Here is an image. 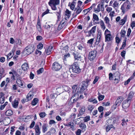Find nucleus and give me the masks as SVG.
Instances as JSON below:
<instances>
[{
    "label": "nucleus",
    "mask_w": 135,
    "mask_h": 135,
    "mask_svg": "<svg viewBox=\"0 0 135 135\" xmlns=\"http://www.w3.org/2000/svg\"><path fill=\"white\" fill-rule=\"evenodd\" d=\"M59 3L60 0H50L49 4L52 10H56L57 9L56 6L59 4Z\"/></svg>",
    "instance_id": "1"
},
{
    "label": "nucleus",
    "mask_w": 135,
    "mask_h": 135,
    "mask_svg": "<svg viewBox=\"0 0 135 135\" xmlns=\"http://www.w3.org/2000/svg\"><path fill=\"white\" fill-rule=\"evenodd\" d=\"M110 31L107 29L105 31L104 35L105 36V41L106 42L111 41L113 39L112 35H111Z\"/></svg>",
    "instance_id": "2"
},
{
    "label": "nucleus",
    "mask_w": 135,
    "mask_h": 135,
    "mask_svg": "<svg viewBox=\"0 0 135 135\" xmlns=\"http://www.w3.org/2000/svg\"><path fill=\"white\" fill-rule=\"evenodd\" d=\"M123 100L122 97L121 96L119 97L117 99L115 104L112 106V108L113 110L115 109L118 106L120 105Z\"/></svg>",
    "instance_id": "3"
},
{
    "label": "nucleus",
    "mask_w": 135,
    "mask_h": 135,
    "mask_svg": "<svg viewBox=\"0 0 135 135\" xmlns=\"http://www.w3.org/2000/svg\"><path fill=\"white\" fill-rule=\"evenodd\" d=\"M114 83L117 84L118 83L120 80V74L118 71H116L114 73Z\"/></svg>",
    "instance_id": "4"
},
{
    "label": "nucleus",
    "mask_w": 135,
    "mask_h": 135,
    "mask_svg": "<svg viewBox=\"0 0 135 135\" xmlns=\"http://www.w3.org/2000/svg\"><path fill=\"white\" fill-rule=\"evenodd\" d=\"M61 68V65L57 62H54L52 65V69L55 71L59 70Z\"/></svg>",
    "instance_id": "5"
},
{
    "label": "nucleus",
    "mask_w": 135,
    "mask_h": 135,
    "mask_svg": "<svg viewBox=\"0 0 135 135\" xmlns=\"http://www.w3.org/2000/svg\"><path fill=\"white\" fill-rule=\"evenodd\" d=\"M97 51H90L89 53L88 58L90 61H92L95 57Z\"/></svg>",
    "instance_id": "6"
},
{
    "label": "nucleus",
    "mask_w": 135,
    "mask_h": 135,
    "mask_svg": "<svg viewBox=\"0 0 135 135\" xmlns=\"http://www.w3.org/2000/svg\"><path fill=\"white\" fill-rule=\"evenodd\" d=\"M96 26H95L93 27L91 29L87 32L88 34L87 36L90 37L91 36V34L93 35L95 33L96 31Z\"/></svg>",
    "instance_id": "7"
},
{
    "label": "nucleus",
    "mask_w": 135,
    "mask_h": 135,
    "mask_svg": "<svg viewBox=\"0 0 135 135\" xmlns=\"http://www.w3.org/2000/svg\"><path fill=\"white\" fill-rule=\"evenodd\" d=\"M130 103V102L126 100H124L122 104L123 108L124 109H126L128 108L129 106Z\"/></svg>",
    "instance_id": "8"
},
{
    "label": "nucleus",
    "mask_w": 135,
    "mask_h": 135,
    "mask_svg": "<svg viewBox=\"0 0 135 135\" xmlns=\"http://www.w3.org/2000/svg\"><path fill=\"white\" fill-rule=\"evenodd\" d=\"M79 114L78 115V117H79L80 115H82L84 114L85 111V107H83L80 108L79 110Z\"/></svg>",
    "instance_id": "9"
},
{
    "label": "nucleus",
    "mask_w": 135,
    "mask_h": 135,
    "mask_svg": "<svg viewBox=\"0 0 135 135\" xmlns=\"http://www.w3.org/2000/svg\"><path fill=\"white\" fill-rule=\"evenodd\" d=\"M133 95V93L132 91L130 92L128 95V98L126 100L131 102Z\"/></svg>",
    "instance_id": "10"
},
{
    "label": "nucleus",
    "mask_w": 135,
    "mask_h": 135,
    "mask_svg": "<svg viewBox=\"0 0 135 135\" xmlns=\"http://www.w3.org/2000/svg\"><path fill=\"white\" fill-rule=\"evenodd\" d=\"M112 128H115V127L112 124H110V125H108L107 124L105 128L106 132H108Z\"/></svg>",
    "instance_id": "11"
},
{
    "label": "nucleus",
    "mask_w": 135,
    "mask_h": 135,
    "mask_svg": "<svg viewBox=\"0 0 135 135\" xmlns=\"http://www.w3.org/2000/svg\"><path fill=\"white\" fill-rule=\"evenodd\" d=\"M127 2H124L122 5L121 8V9L122 10V12L124 13L126 11V8L127 6Z\"/></svg>",
    "instance_id": "12"
},
{
    "label": "nucleus",
    "mask_w": 135,
    "mask_h": 135,
    "mask_svg": "<svg viewBox=\"0 0 135 135\" xmlns=\"http://www.w3.org/2000/svg\"><path fill=\"white\" fill-rule=\"evenodd\" d=\"M37 27L38 31L40 32L42 31V28L41 26V24L40 20H38L37 24Z\"/></svg>",
    "instance_id": "13"
},
{
    "label": "nucleus",
    "mask_w": 135,
    "mask_h": 135,
    "mask_svg": "<svg viewBox=\"0 0 135 135\" xmlns=\"http://www.w3.org/2000/svg\"><path fill=\"white\" fill-rule=\"evenodd\" d=\"M71 15V12L68 9H66L65 12V15L66 19L69 18Z\"/></svg>",
    "instance_id": "14"
},
{
    "label": "nucleus",
    "mask_w": 135,
    "mask_h": 135,
    "mask_svg": "<svg viewBox=\"0 0 135 135\" xmlns=\"http://www.w3.org/2000/svg\"><path fill=\"white\" fill-rule=\"evenodd\" d=\"M127 18V16H125L120 21V25H124L126 21Z\"/></svg>",
    "instance_id": "15"
},
{
    "label": "nucleus",
    "mask_w": 135,
    "mask_h": 135,
    "mask_svg": "<svg viewBox=\"0 0 135 135\" xmlns=\"http://www.w3.org/2000/svg\"><path fill=\"white\" fill-rule=\"evenodd\" d=\"M18 101L17 100L15 99L12 103L13 107L15 108H16L18 106Z\"/></svg>",
    "instance_id": "16"
},
{
    "label": "nucleus",
    "mask_w": 135,
    "mask_h": 135,
    "mask_svg": "<svg viewBox=\"0 0 135 135\" xmlns=\"http://www.w3.org/2000/svg\"><path fill=\"white\" fill-rule=\"evenodd\" d=\"M65 25V22H64L61 21L58 27V29L59 30H60L62 29L63 27Z\"/></svg>",
    "instance_id": "17"
},
{
    "label": "nucleus",
    "mask_w": 135,
    "mask_h": 135,
    "mask_svg": "<svg viewBox=\"0 0 135 135\" xmlns=\"http://www.w3.org/2000/svg\"><path fill=\"white\" fill-rule=\"evenodd\" d=\"M102 6L100 4H98V5L97 8L94 9V11L96 13L100 12L101 10V8H102Z\"/></svg>",
    "instance_id": "18"
},
{
    "label": "nucleus",
    "mask_w": 135,
    "mask_h": 135,
    "mask_svg": "<svg viewBox=\"0 0 135 135\" xmlns=\"http://www.w3.org/2000/svg\"><path fill=\"white\" fill-rule=\"evenodd\" d=\"M47 125L46 124L44 123L43 124L42 128V131L44 133H45L47 130Z\"/></svg>",
    "instance_id": "19"
},
{
    "label": "nucleus",
    "mask_w": 135,
    "mask_h": 135,
    "mask_svg": "<svg viewBox=\"0 0 135 135\" xmlns=\"http://www.w3.org/2000/svg\"><path fill=\"white\" fill-rule=\"evenodd\" d=\"M28 68V64L26 63H24L22 66V68L24 71L26 70Z\"/></svg>",
    "instance_id": "20"
},
{
    "label": "nucleus",
    "mask_w": 135,
    "mask_h": 135,
    "mask_svg": "<svg viewBox=\"0 0 135 135\" xmlns=\"http://www.w3.org/2000/svg\"><path fill=\"white\" fill-rule=\"evenodd\" d=\"M75 2L73 1V2L71 3H69V4L68 6L70 7V8L72 10H74L75 8Z\"/></svg>",
    "instance_id": "21"
},
{
    "label": "nucleus",
    "mask_w": 135,
    "mask_h": 135,
    "mask_svg": "<svg viewBox=\"0 0 135 135\" xmlns=\"http://www.w3.org/2000/svg\"><path fill=\"white\" fill-rule=\"evenodd\" d=\"M100 25L102 29L104 30L106 28L105 26V25L104 23L103 20H101L100 22Z\"/></svg>",
    "instance_id": "22"
},
{
    "label": "nucleus",
    "mask_w": 135,
    "mask_h": 135,
    "mask_svg": "<svg viewBox=\"0 0 135 135\" xmlns=\"http://www.w3.org/2000/svg\"><path fill=\"white\" fill-rule=\"evenodd\" d=\"M35 132L37 133V135H39L40 133V129L38 125L35 126Z\"/></svg>",
    "instance_id": "23"
},
{
    "label": "nucleus",
    "mask_w": 135,
    "mask_h": 135,
    "mask_svg": "<svg viewBox=\"0 0 135 135\" xmlns=\"http://www.w3.org/2000/svg\"><path fill=\"white\" fill-rule=\"evenodd\" d=\"M16 83L20 87H22L23 86V84L21 80L20 79H17Z\"/></svg>",
    "instance_id": "24"
},
{
    "label": "nucleus",
    "mask_w": 135,
    "mask_h": 135,
    "mask_svg": "<svg viewBox=\"0 0 135 135\" xmlns=\"http://www.w3.org/2000/svg\"><path fill=\"white\" fill-rule=\"evenodd\" d=\"M33 97V95L32 94H28L26 98L27 99L25 100V102H27L28 101H30L31 99Z\"/></svg>",
    "instance_id": "25"
},
{
    "label": "nucleus",
    "mask_w": 135,
    "mask_h": 135,
    "mask_svg": "<svg viewBox=\"0 0 135 135\" xmlns=\"http://www.w3.org/2000/svg\"><path fill=\"white\" fill-rule=\"evenodd\" d=\"M102 35V31L101 30H100L98 31V33L97 41L98 40V41H100Z\"/></svg>",
    "instance_id": "26"
},
{
    "label": "nucleus",
    "mask_w": 135,
    "mask_h": 135,
    "mask_svg": "<svg viewBox=\"0 0 135 135\" xmlns=\"http://www.w3.org/2000/svg\"><path fill=\"white\" fill-rule=\"evenodd\" d=\"M38 101V100L37 98H35L32 102L31 104L33 106L37 104Z\"/></svg>",
    "instance_id": "27"
},
{
    "label": "nucleus",
    "mask_w": 135,
    "mask_h": 135,
    "mask_svg": "<svg viewBox=\"0 0 135 135\" xmlns=\"http://www.w3.org/2000/svg\"><path fill=\"white\" fill-rule=\"evenodd\" d=\"M104 21L108 25V26H110L109 23L110 20L108 17L107 16H106L104 19Z\"/></svg>",
    "instance_id": "28"
},
{
    "label": "nucleus",
    "mask_w": 135,
    "mask_h": 135,
    "mask_svg": "<svg viewBox=\"0 0 135 135\" xmlns=\"http://www.w3.org/2000/svg\"><path fill=\"white\" fill-rule=\"evenodd\" d=\"M13 112L11 110H7L5 113V114L6 115L10 116L12 115Z\"/></svg>",
    "instance_id": "29"
},
{
    "label": "nucleus",
    "mask_w": 135,
    "mask_h": 135,
    "mask_svg": "<svg viewBox=\"0 0 135 135\" xmlns=\"http://www.w3.org/2000/svg\"><path fill=\"white\" fill-rule=\"evenodd\" d=\"M60 49L61 50L67 51L68 50V47L67 45H66L65 46L63 45L60 46Z\"/></svg>",
    "instance_id": "30"
},
{
    "label": "nucleus",
    "mask_w": 135,
    "mask_h": 135,
    "mask_svg": "<svg viewBox=\"0 0 135 135\" xmlns=\"http://www.w3.org/2000/svg\"><path fill=\"white\" fill-rule=\"evenodd\" d=\"M80 128L83 130H85L86 128V126L84 123H80L79 125Z\"/></svg>",
    "instance_id": "31"
},
{
    "label": "nucleus",
    "mask_w": 135,
    "mask_h": 135,
    "mask_svg": "<svg viewBox=\"0 0 135 135\" xmlns=\"http://www.w3.org/2000/svg\"><path fill=\"white\" fill-rule=\"evenodd\" d=\"M93 18L94 20H93V22H94L95 21H98L99 20V19L98 16L95 14H93Z\"/></svg>",
    "instance_id": "32"
},
{
    "label": "nucleus",
    "mask_w": 135,
    "mask_h": 135,
    "mask_svg": "<svg viewBox=\"0 0 135 135\" xmlns=\"http://www.w3.org/2000/svg\"><path fill=\"white\" fill-rule=\"evenodd\" d=\"M32 116L28 115L26 116V117H25L23 119L24 120V121L26 122H27L28 121L30 120V119H31Z\"/></svg>",
    "instance_id": "33"
},
{
    "label": "nucleus",
    "mask_w": 135,
    "mask_h": 135,
    "mask_svg": "<svg viewBox=\"0 0 135 135\" xmlns=\"http://www.w3.org/2000/svg\"><path fill=\"white\" fill-rule=\"evenodd\" d=\"M73 94V95L72 96L70 100L71 102L72 103H74L76 102V100H75V98H74V97H75L76 94Z\"/></svg>",
    "instance_id": "34"
},
{
    "label": "nucleus",
    "mask_w": 135,
    "mask_h": 135,
    "mask_svg": "<svg viewBox=\"0 0 135 135\" xmlns=\"http://www.w3.org/2000/svg\"><path fill=\"white\" fill-rule=\"evenodd\" d=\"M76 117V114H75L74 113H72L71 115V119L73 120L74 122L75 123V120H76V119H75Z\"/></svg>",
    "instance_id": "35"
},
{
    "label": "nucleus",
    "mask_w": 135,
    "mask_h": 135,
    "mask_svg": "<svg viewBox=\"0 0 135 135\" xmlns=\"http://www.w3.org/2000/svg\"><path fill=\"white\" fill-rule=\"evenodd\" d=\"M119 3L117 1H115L113 3V7L115 9H116V8H117L118 6Z\"/></svg>",
    "instance_id": "36"
},
{
    "label": "nucleus",
    "mask_w": 135,
    "mask_h": 135,
    "mask_svg": "<svg viewBox=\"0 0 135 135\" xmlns=\"http://www.w3.org/2000/svg\"><path fill=\"white\" fill-rule=\"evenodd\" d=\"M126 33V31L124 30H122L120 32V34L121 36L122 37H124L125 36Z\"/></svg>",
    "instance_id": "37"
},
{
    "label": "nucleus",
    "mask_w": 135,
    "mask_h": 135,
    "mask_svg": "<svg viewBox=\"0 0 135 135\" xmlns=\"http://www.w3.org/2000/svg\"><path fill=\"white\" fill-rule=\"evenodd\" d=\"M86 88L85 87V86H83V85H81L79 91L80 93H83Z\"/></svg>",
    "instance_id": "38"
},
{
    "label": "nucleus",
    "mask_w": 135,
    "mask_h": 135,
    "mask_svg": "<svg viewBox=\"0 0 135 135\" xmlns=\"http://www.w3.org/2000/svg\"><path fill=\"white\" fill-rule=\"evenodd\" d=\"M83 9L80 7H77L76 8V15L79 14L82 11Z\"/></svg>",
    "instance_id": "39"
},
{
    "label": "nucleus",
    "mask_w": 135,
    "mask_h": 135,
    "mask_svg": "<svg viewBox=\"0 0 135 135\" xmlns=\"http://www.w3.org/2000/svg\"><path fill=\"white\" fill-rule=\"evenodd\" d=\"M71 69L73 72L75 73L76 71V65L75 64H74L72 66ZM70 69H71V68H70Z\"/></svg>",
    "instance_id": "40"
},
{
    "label": "nucleus",
    "mask_w": 135,
    "mask_h": 135,
    "mask_svg": "<svg viewBox=\"0 0 135 135\" xmlns=\"http://www.w3.org/2000/svg\"><path fill=\"white\" fill-rule=\"evenodd\" d=\"M90 120V117L87 116L85 117H84V122H87Z\"/></svg>",
    "instance_id": "41"
},
{
    "label": "nucleus",
    "mask_w": 135,
    "mask_h": 135,
    "mask_svg": "<svg viewBox=\"0 0 135 135\" xmlns=\"http://www.w3.org/2000/svg\"><path fill=\"white\" fill-rule=\"evenodd\" d=\"M126 40H123V44L121 48H120L119 49L120 50L122 49H123L124 47L126 45Z\"/></svg>",
    "instance_id": "42"
},
{
    "label": "nucleus",
    "mask_w": 135,
    "mask_h": 135,
    "mask_svg": "<svg viewBox=\"0 0 135 135\" xmlns=\"http://www.w3.org/2000/svg\"><path fill=\"white\" fill-rule=\"evenodd\" d=\"M55 130L54 128H51L50 129V131L48 132L47 133H51L52 134H54L55 133Z\"/></svg>",
    "instance_id": "43"
},
{
    "label": "nucleus",
    "mask_w": 135,
    "mask_h": 135,
    "mask_svg": "<svg viewBox=\"0 0 135 135\" xmlns=\"http://www.w3.org/2000/svg\"><path fill=\"white\" fill-rule=\"evenodd\" d=\"M88 110L91 112L94 108V107L92 105H89L88 106Z\"/></svg>",
    "instance_id": "44"
},
{
    "label": "nucleus",
    "mask_w": 135,
    "mask_h": 135,
    "mask_svg": "<svg viewBox=\"0 0 135 135\" xmlns=\"http://www.w3.org/2000/svg\"><path fill=\"white\" fill-rule=\"evenodd\" d=\"M49 10L47 9L42 14V16L43 17L45 15L47 14L48 13H51L49 12Z\"/></svg>",
    "instance_id": "45"
},
{
    "label": "nucleus",
    "mask_w": 135,
    "mask_h": 135,
    "mask_svg": "<svg viewBox=\"0 0 135 135\" xmlns=\"http://www.w3.org/2000/svg\"><path fill=\"white\" fill-rule=\"evenodd\" d=\"M43 47V44L40 43L37 46V48L39 50H41Z\"/></svg>",
    "instance_id": "46"
},
{
    "label": "nucleus",
    "mask_w": 135,
    "mask_h": 135,
    "mask_svg": "<svg viewBox=\"0 0 135 135\" xmlns=\"http://www.w3.org/2000/svg\"><path fill=\"white\" fill-rule=\"evenodd\" d=\"M44 71V68H42L38 70H37V74H39L41 73H42Z\"/></svg>",
    "instance_id": "47"
},
{
    "label": "nucleus",
    "mask_w": 135,
    "mask_h": 135,
    "mask_svg": "<svg viewBox=\"0 0 135 135\" xmlns=\"http://www.w3.org/2000/svg\"><path fill=\"white\" fill-rule=\"evenodd\" d=\"M72 89H73V94H76V85H74L72 87Z\"/></svg>",
    "instance_id": "48"
},
{
    "label": "nucleus",
    "mask_w": 135,
    "mask_h": 135,
    "mask_svg": "<svg viewBox=\"0 0 135 135\" xmlns=\"http://www.w3.org/2000/svg\"><path fill=\"white\" fill-rule=\"evenodd\" d=\"M106 10L107 12L109 13L112 10V8L110 7H107L106 8Z\"/></svg>",
    "instance_id": "49"
},
{
    "label": "nucleus",
    "mask_w": 135,
    "mask_h": 135,
    "mask_svg": "<svg viewBox=\"0 0 135 135\" xmlns=\"http://www.w3.org/2000/svg\"><path fill=\"white\" fill-rule=\"evenodd\" d=\"M5 97L3 96H1L0 98V103L2 104L4 103L5 99Z\"/></svg>",
    "instance_id": "50"
},
{
    "label": "nucleus",
    "mask_w": 135,
    "mask_h": 135,
    "mask_svg": "<svg viewBox=\"0 0 135 135\" xmlns=\"http://www.w3.org/2000/svg\"><path fill=\"white\" fill-rule=\"evenodd\" d=\"M44 28L47 30H50L51 28V26L48 25H46L44 26Z\"/></svg>",
    "instance_id": "51"
},
{
    "label": "nucleus",
    "mask_w": 135,
    "mask_h": 135,
    "mask_svg": "<svg viewBox=\"0 0 135 135\" xmlns=\"http://www.w3.org/2000/svg\"><path fill=\"white\" fill-rule=\"evenodd\" d=\"M46 115L45 113L44 112H41L39 114L40 117L41 118L44 117Z\"/></svg>",
    "instance_id": "52"
},
{
    "label": "nucleus",
    "mask_w": 135,
    "mask_h": 135,
    "mask_svg": "<svg viewBox=\"0 0 135 135\" xmlns=\"http://www.w3.org/2000/svg\"><path fill=\"white\" fill-rule=\"evenodd\" d=\"M122 123H121V124L122 126H126L127 124V123H126V121H125V119H123L122 120Z\"/></svg>",
    "instance_id": "53"
},
{
    "label": "nucleus",
    "mask_w": 135,
    "mask_h": 135,
    "mask_svg": "<svg viewBox=\"0 0 135 135\" xmlns=\"http://www.w3.org/2000/svg\"><path fill=\"white\" fill-rule=\"evenodd\" d=\"M98 109L100 112H103L104 108L102 106H100L98 108Z\"/></svg>",
    "instance_id": "54"
},
{
    "label": "nucleus",
    "mask_w": 135,
    "mask_h": 135,
    "mask_svg": "<svg viewBox=\"0 0 135 135\" xmlns=\"http://www.w3.org/2000/svg\"><path fill=\"white\" fill-rule=\"evenodd\" d=\"M55 13L57 16V18L59 20L61 17L60 12L59 11V12H56Z\"/></svg>",
    "instance_id": "55"
},
{
    "label": "nucleus",
    "mask_w": 135,
    "mask_h": 135,
    "mask_svg": "<svg viewBox=\"0 0 135 135\" xmlns=\"http://www.w3.org/2000/svg\"><path fill=\"white\" fill-rule=\"evenodd\" d=\"M104 95H101L99 96L98 97V99L99 101L103 100L104 98Z\"/></svg>",
    "instance_id": "56"
},
{
    "label": "nucleus",
    "mask_w": 135,
    "mask_h": 135,
    "mask_svg": "<svg viewBox=\"0 0 135 135\" xmlns=\"http://www.w3.org/2000/svg\"><path fill=\"white\" fill-rule=\"evenodd\" d=\"M81 71V69L79 68V66L76 65V73L79 74Z\"/></svg>",
    "instance_id": "57"
},
{
    "label": "nucleus",
    "mask_w": 135,
    "mask_h": 135,
    "mask_svg": "<svg viewBox=\"0 0 135 135\" xmlns=\"http://www.w3.org/2000/svg\"><path fill=\"white\" fill-rule=\"evenodd\" d=\"M88 101L90 102H93L94 103L96 104L97 103V101L95 99H89Z\"/></svg>",
    "instance_id": "58"
},
{
    "label": "nucleus",
    "mask_w": 135,
    "mask_h": 135,
    "mask_svg": "<svg viewBox=\"0 0 135 135\" xmlns=\"http://www.w3.org/2000/svg\"><path fill=\"white\" fill-rule=\"evenodd\" d=\"M68 125L71 128H73L75 125L74 123L72 122H70L68 124Z\"/></svg>",
    "instance_id": "59"
},
{
    "label": "nucleus",
    "mask_w": 135,
    "mask_h": 135,
    "mask_svg": "<svg viewBox=\"0 0 135 135\" xmlns=\"http://www.w3.org/2000/svg\"><path fill=\"white\" fill-rule=\"evenodd\" d=\"M88 84L87 82H86V81H84L82 82V85L85 86V87L87 88V87L88 86Z\"/></svg>",
    "instance_id": "60"
},
{
    "label": "nucleus",
    "mask_w": 135,
    "mask_h": 135,
    "mask_svg": "<svg viewBox=\"0 0 135 135\" xmlns=\"http://www.w3.org/2000/svg\"><path fill=\"white\" fill-rule=\"evenodd\" d=\"M94 40V39L93 38L90 39V40H88L87 41V43L89 44H92L93 43Z\"/></svg>",
    "instance_id": "61"
},
{
    "label": "nucleus",
    "mask_w": 135,
    "mask_h": 135,
    "mask_svg": "<svg viewBox=\"0 0 135 135\" xmlns=\"http://www.w3.org/2000/svg\"><path fill=\"white\" fill-rule=\"evenodd\" d=\"M54 47L53 46H50L48 47L47 51H51L54 50Z\"/></svg>",
    "instance_id": "62"
},
{
    "label": "nucleus",
    "mask_w": 135,
    "mask_h": 135,
    "mask_svg": "<svg viewBox=\"0 0 135 135\" xmlns=\"http://www.w3.org/2000/svg\"><path fill=\"white\" fill-rule=\"evenodd\" d=\"M133 61H132L131 60H129L127 61V65H128L130 64H133Z\"/></svg>",
    "instance_id": "63"
},
{
    "label": "nucleus",
    "mask_w": 135,
    "mask_h": 135,
    "mask_svg": "<svg viewBox=\"0 0 135 135\" xmlns=\"http://www.w3.org/2000/svg\"><path fill=\"white\" fill-rule=\"evenodd\" d=\"M115 14V12L114 11H111L110 12V13L109 14V16L112 17L114 16V14Z\"/></svg>",
    "instance_id": "64"
}]
</instances>
